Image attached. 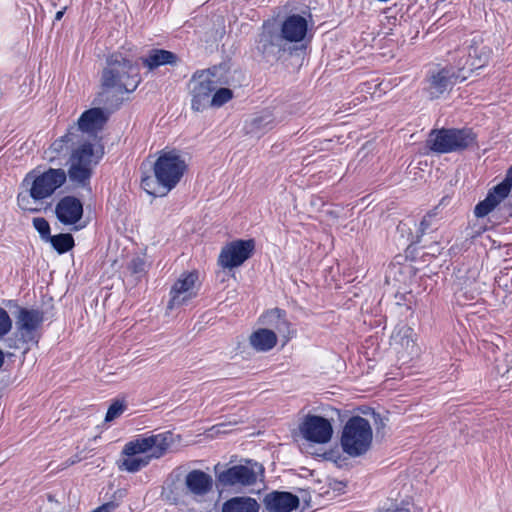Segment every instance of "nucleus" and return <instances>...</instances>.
I'll return each instance as SVG.
<instances>
[{"label":"nucleus","mask_w":512,"mask_h":512,"mask_svg":"<svg viewBox=\"0 0 512 512\" xmlns=\"http://www.w3.org/2000/svg\"><path fill=\"white\" fill-rule=\"evenodd\" d=\"M172 443L173 434L170 431L138 435L124 445V457L118 467L121 471L136 473L148 466L152 460L163 457Z\"/></svg>","instance_id":"f257e3e1"},{"label":"nucleus","mask_w":512,"mask_h":512,"mask_svg":"<svg viewBox=\"0 0 512 512\" xmlns=\"http://www.w3.org/2000/svg\"><path fill=\"white\" fill-rule=\"evenodd\" d=\"M66 180V171L62 168H49L44 172L30 171L22 181L25 190L18 194V206L24 211H40L39 204L51 197Z\"/></svg>","instance_id":"f03ea898"},{"label":"nucleus","mask_w":512,"mask_h":512,"mask_svg":"<svg viewBox=\"0 0 512 512\" xmlns=\"http://www.w3.org/2000/svg\"><path fill=\"white\" fill-rule=\"evenodd\" d=\"M142 81L140 65L130 54L117 51L106 59L102 71V86L116 94L134 92Z\"/></svg>","instance_id":"7ed1b4c3"},{"label":"nucleus","mask_w":512,"mask_h":512,"mask_svg":"<svg viewBox=\"0 0 512 512\" xmlns=\"http://www.w3.org/2000/svg\"><path fill=\"white\" fill-rule=\"evenodd\" d=\"M187 164L177 150H162L159 153L153 165V172L158 183V189L152 188L153 179L151 177L142 178L141 186L150 195L163 197L168 194L180 182Z\"/></svg>","instance_id":"20e7f679"},{"label":"nucleus","mask_w":512,"mask_h":512,"mask_svg":"<svg viewBox=\"0 0 512 512\" xmlns=\"http://www.w3.org/2000/svg\"><path fill=\"white\" fill-rule=\"evenodd\" d=\"M102 152L95 150L92 142H84L74 149L67 159V178L75 186L85 188L90 184L93 170L99 163Z\"/></svg>","instance_id":"39448f33"},{"label":"nucleus","mask_w":512,"mask_h":512,"mask_svg":"<svg viewBox=\"0 0 512 512\" xmlns=\"http://www.w3.org/2000/svg\"><path fill=\"white\" fill-rule=\"evenodd\" d=\"M44 313L39 309L20 307L15 317V332L5 339L10 349H20L27 344H37Z\"/></svg>","instance_id":"423d86ee"},{"label":"nucleus","mask_w":512,"mask_h":512,"mask_svg":"<svg viewBox=\"0 0 512 512\" xmlns=\"http://www.w3.org/2000/svg\"><path fill=\"white\" fill-rule=\"evenodd\" d=\"M372 438L369 421L361 416H353L344 425L340 442L346 454L358 457L369 450Z\"/></svg>","instance_id":"0eeeda50"},{"label":"nucleus","mask_w":512,"mask_h":512,"mask_svg":"<svg viewBox=\"0 0 512 512\" xmlns=\"http://www.w3.org/2000/svg\"><path fill=\"white\" fill-rule=\"evenodd\" d=\"M216 70H200L196 71L190 81L189 89L191 94V108L200 112L210 107V99L212 93L217 88Z\"/></svg>","instance_id":"6e6552de"},{"label":"nucleus","mask_w":512,"mask_h":512,"mask_svg":"<svg viewBox=\"0 0 512 512\" xmlns=\"http://www.w3.org/2000/svg\"><path fill=\"white\" fill-rule=\"evenodd\" d=\"M472 140L470 133L466 130H432L427 140V146L433 152L444 154L464 149Z\"/></svg>","instance_id":"1a4fd4ad"},{"label":"nucleus","mask_w":512,"mask_h":512,"mask_svg":"<svg viewBox=\"0 0 512 512\" xmlns=\"http://www.w3.org/2000/svg\"><path fill=\"white\" fill-rule=\"evenodd\" d=\"M263 471L261 464L248 461L246 465H235L222 471L217 478L222 486H250Z\"/></svg>","instance_id":"9d476101"},{"label":"nucleus","mask_w":512,"mask_h":512,"mask_svg":"<svg viewBox=\"0 0 512 512\" xmlns=\"http://www.w3.org/2000/svg\"><path fill=\"white\" fill-rule=\"evenodd\" d=\"M299 431L305 440L317 444L328 443L333 435L331 422L322 416L312 414L304 417L299 425Z\"/></svg>","instance_id":"9b49d317"},{"label":"nucleus","mask_w":512,"mask_h":512,"mask_svg":"<svg viewBox=\"0 0 512 512\" xmlns=\"http://www.w3.org/2000/svg\"><path fill=\"white\" fill-rule=\"evenodd\" d=\"M255 248L254 240H236L225 245L219 255L218 263L223 268L232 269L242 265Z\"/></svg>","instance_id":"f8f14e48"},{"label":"nucleus","mask_w":512,"mask_h":512,"mask_svg":"<svg viewBox=\"0 0 512 512\" xmlns=\"http://www.w3.org/2000/svg\"><path fill=\"white\" fill-rule=\"evenodd\" d=\"M105 122L106 117L103 110L101 108H91L81 114L76 125L69 128L74 134H77L81 142H92L91 139L102 129Z\"/></svg>","instance_id":"ddd939ff"},{"label":"nucleus","mask_w":512,"mask_h":512,"mask_svg":"<svg viewBox=\"0 0 512 512\" xmlns=\"http://www.w3.org/2000/svg\"><path fill=\"white\" fill-rule=\"evenodd\" d=\"M255 49L264 58L274 57L285 49L279 30L274 23L270 21L263 23L262 31L255 41Z\"/></svg>","instance_id":"4468645a"},{"label":"nucleus","mask_w":512,"mask_h":512,"mask_svg":"<svg viewBox=\"0 0 512 512\" xmlns=\"http://www.w3.org/2000/svg\"><path fill=\"white\" fill-rule=\"evenodd\" d=\"M83 142L74 134L70 128H68L65 135L56 139L52 144L45 150L44 158L51 164L60 165L61 160L71 155L72 151L78 146L82 145Z\"/></svg>","instance_id":"2eb2a0df"},{"label":"nucleus","mask_w":512,"mask_h":512,"mask_svg":"<svg viewBox=\"0 0 512 512\" xmlns=\"http://www.w3.org/2000/svg\"><path fill=\"white\" fill-rule=\"evenodd\" d=\"M197 279L198 275L196 272L181 275L171 288V298L168 302V309L172 310L176 307H180L196 296L194 288Z\"/></svg>","instance_id":"dca6fc26"},{"label":"nucleus","mask_w":512,"mask_h":512,"mask_svg":"<svg viewBox=\"0 0 512 512\" xmlns=\"http://www.w3.org/2000/svg\"><path fill=\"white\" fill-rule=\"evenodd\" d=\"M392 344L395 346L400 358H413L419 354L414 330L406 324H398L392 335Z\"/></svg>","instance_id":"f3484780"},{"label":"nucleus","mask_w":512,"mask_h":512,"mask_svg":"<svg viewBox=\"0 0 512 512\" xmlns=\"http://www.w3.org/2000/svg\"><path fill=\"white\" fill-rule=\"evenodd\" d=\"M458 76L453 68H442L432 72L428 78L427 92L431 99L439 98L445 92L450 91L456 84Z\"/></svg>","instance_id":"a211bd4d"},{"label":"nucleus","mask_w":512,"mask_h":512,"mask_svg":"<svg viewBox=\"0 0 512 512\" xmlns=\"http://www.w3.org/2000/svg\"><path fill=\"white\" fill-rule=\"evenodd\" d=\"M278 30L283 42L298 43L307 35L308 22L305 17L292 14L284 19Z\"/></svg>","instance_id":"6ab92c4d"},{"label":"nucleus","mask_w":512,"mask_h":512,"mask_svg":"<svg viewBox=\"0 0 512 512\" xmlns=\"http://www.w3.org/2000/svg\"><path fill=\"white\" fill-rule=\"evenodd\" d=\"M57 219L64 225H74L83 216V204L74 196H65L55 207Z\"/></svg>","instance_id":"aec40b11"},{"label":"nucleus","mask_w":512,"mask_h":512,"mask_svg":"<svg viewBox=\"0 0 512 512\" xmlns=\"http://www.w3.org/2000/svg\"><path fill=\"white\" fill-rule=\"evenodd\" d=\"M512 188V165L506 172L505 178L501 183L491 189L486 198L482 200V218L490 213L503 201L510 193Z\"/></svg>","instance_id":"412c9836"},{"label":"nucleus","mask_w":512,"mask_h":512,"mask_svg":"<svg viewBox=\"0 0 512 512\" xmlns=\"http://www.w3.org/2000/svg\"><path fill=\"white\" fill-rule=\"evenodd\" d=\"M266 508L271 512H291L299 506V498L290 492L274 491L265 496Z\"/></svg>","instance_id":"4be33fe9"},{"label":"nucleus","mask_w":512,"mask_h":512,"mask_svg":"<svg viewBox=\"0 0 512 512\" xmlns=\"http://www.w3.org/2000/svg\"><path fill=\"white\" fill-rule=\"evenodd\" d=\"M185 485L194 496H204L212 490L213 479L201 470H192L185 477Z\"/></svg>","instance_id":"5701e85b"},{"label":"nucleus","mask_w":512,"mask_h":512,"mask_svg":"<svg viewBox=\"0 0 512 512\" xmlns=\"http://www.w3.org/2000/svg\"><path fill=\"white\" fill-rule=\"evenodd\" d=\"M276 125L275 117L269 110L261 111L245 122L244 129L247 134L260 137L272 130Z\"/></svg>","instance_id":"b1692460"},{"label":"nucleus","mask_w":512,"mask_h":512,"mask_svg":"<svg viewBox=\"0 0 512 512\" xmlns=\"http://www.w3.org/2000/svg\"><path fill=\"white\" fill-rule=\"evenodd\" d=\"M261 322L284 337H288L290 333V324L286 319V312L282 309L274 308L267 311L261 316Z\"/></svg>","instance_id":"393cba45"},{"label":"nucleus","mask_w":512,"mask_h":512,"mask_svg":"<svg viewBox=\"0 0 512 512\" xmlns=\"http://www.w3.org/2000/svg\"><path fill=\"white\" fill-rule=\"evenodd\" d=\"M178 56L165 49H152L148 55L142 58V63L150 71L157 69L160 66L171 65L174 66L178 63Z\"/></svg>","instance_id":"a878e982"},{"label":"nucleus","mask_w":512,"mask_h":512,"mask_svg":"<svg viewBox=\"0 0 512 512\" xmlns=\"http://www.w3.org/2000/svg\"><path fill=\"white\" fill-rule=\"evenodd\" d=\"M259 508L254 498L236 496L223 503L222 512H258Z\"/></svg>","instance_id":"bb28decb"},{"label":"nucleus","mask_w":512,"mask_h":512,"mask_svg":"<svg viewBox=\"0 0 512 512\" xmlns=\"http://www.w3.org/2000/svg\"><path fill=\"white\" fill-rule=\"evenodd\" d=\"M277 343L276 333L272 329L262 328L250 336V344L257 351H269Z\"/></svg>","instance_id":"cd10ccee"},{"label":"nucleus","mask_w":512,"mask_h":512,"mask_svg":"<svg viewBox=\"0 0 512 512\" xmlns=\"http://www.w3.org/2000/svg\"><path fill=\"white\" fill-rule=\"evenodd\" d=\"M48 241L59 254L68 252L74 246V238L69 233H61L51 236Z\"/></svg>","instance_id":"c85d7f7f"},{"label":"nucleus","mask_w":512,"mask_h":512,"mask_svg":"<svg viewBox=\"0 0 512 512\" xmlns=\"http://www.w3.org/2000/svg\"><path fill=\"white\" fill-rule=\"evenodd\" d=\"M233 98V92L229 88L215 89L210 99V107H221Z\"/></svg>","instance_id":"c756f323"},{"label":"nucleus","mask_w":512,"mask_h":512,"mask_svg":"<svg viewBox=\"0 0 512 512\" xmlns=\"http://www.w3.org/2000/svg\"><path fill=\"white\" fill-rule=\"evenodd\" d=\"M127 269L131 275L139 279L145 274V261L140 257L133 258L129 262Z\"/></svg>","instance_id":"7c9ffc66"},{"label":"nucleus","mask_w":512,"mask_h":512,"mask_svg":"<svg viewBox=\"0 0 512 512\" xmlns=\"http://www.w3.org/2000/svg\"><path fill=\"white\" fill-rule=\"evenodd\" d=\"M33 226L40 234L41 238L45 241H48L51 238L50 235V225L48 221L43 217H36L33 219Z\"/></svg>","instance_id":"2f4dec72"},{"label":"nucleus","mask_w":512,"mask_h":512,"mask_svg":"<svg viewBox=\"0 0 512 512\" xmlns=\"http://www.w3.org/2000/svg\"><path fill=\"white\" fill-rule=\"evenodd\" d=\"M126 409V406L121 401H115L113 402L106 413L105 421L110 422L119 417Z\"/></svg>","instance_id":"473e14b6"},{"label":"nucleus","mask_w":512,"mask_h":512,"mask_svg":"<svg viewBox=\"0 0 512 512\" xmlns=\"http://www.w3.org/2000/svg\"><path fill=\"white\" fill-rule=\"evenodd\" d=\"M12 328V321L7 311L0 307V337L5 336Z\"/></svg>","instance_id":"72a5a7b5"},{"label":"nucleus","mask_w":512,"mask_h":512,"mask_svg":"<svg viewBox=\"0 0 512 512\" xmlns=\"http://www.w3.org/2000/svg\"><path fill=\"white\" fill-rule=\"evenodd\" d=\"M435 215H436V213L430 212L423 217L422 221L420 222V228H419L422 234H425L426 231L428 229H430V227L432 226V220Z\"/></svg>","instance_id":"f704fd0d"},{"label":"nucleus","mask_w":512,"mask_h":512,"mask_svg":"<svg viewBox=\"0 0 512 512\" xmlns=\"http://www.w3.org/2000/svg\"><path fill=\"white\" fill-rule=\"evenodd\" d=\"M116 508H117V504H115L114 502H108V503L101 505L100 507H98L97 509H95L92 512H114V510Z\"/></svg>","instance_id":"c9c22d12"},{"label":"nucleus","mask_w":512,"mask_h":512,"mask_svg":"<svg viewBox=\"0 0 512 512\" xmlns=\"http://www.w3.org/2000/svg\"><path fill=\"white\" fill-rule=\"evenodd\" d=\"M475 297L472 295V296H468V292L467 291H464V292H461L458 294L457 296V301L459 304L463 305V306H471V304L467 303L466 301L467 300H472L474 299Z\"/></svg>","instance_id":"e433bc0d"},{"label":"nucleus","mask_w":512,"mask_h":512,"mask_svg":"<svg viewBox=\"0 0 512 512\" xmlns=\"http://www.w3.org/2000/svg\"><path fill=\"white\" fill-rule=\"evenodd\" d=\"M396 506H397V504L391 503L389 506H387V507L384 506V507L378 509L376 512H396Z\"/></svg>","instance_id":"4c0bfd02"},{"label":"nucleus","mask_w":512,"mask_h":512,"mask_svg":"<svg viewBox=\"0 0 512 512\" xmlns=\"http://www.w3.org/2000/svg\"><path fill=\"white\" fill-rule=\"evenodd\" d=\"M469 56H470V57H474L475 59H478V51H477V47L471 46V47L469 48Z\"/></svg>","instance_id":"58836bf2"},{"label":"nucleus","mask_w":512,"mask_h":512,"mask_svg":"<svg viewBox=\"0 0 512 512\" xmlns=\"http://www.w3.org/2000/svg\"><path fill=\"white\" fill-rule=\"evenodd\" d=\"M480 212H481V209H480V202H478V203L474 206V215H475L477 218H480Z\"/></svg>","instance_id":"ea45409f"},{"label":"nucleus","mask_w":512,"mask_h":512,"mask_svg":"<svg viewBox=\"0 0 512 512\" xmlns=\"http://www.w3.org/2000/svg\"><path fill=\"white\" fill-rule=\"evenodd\" d=\"M396 512H412L408 507L405 506H399L397 504L396 506Z\"/></svg>","instance_id":"a19ab883"},{"label":"nucleus","mask_w":512,"mask_h":512,"mask_svg":"<svg viewBox=\"0 0 512 512\" xmlns=\"http://www.w3.org/2000/svg\"><path fill=\"white\" fill-rule=\"evenodd\" d=\"M63 15H64V10H60V11H58V12L56 13V15H55V20H57V21L61 20V19H62V17H63Z\"/></svg>","instance_id":"79ce46f5"},{"label":"nucleus","mask_w":512,"mask_h":512,"mask_svg":"<svg viewBox=\"0 0 512 512\" xmlns=\"http://www.w3.org/2000/svg\"><path fill=\"white\" fill-rule=\"evenodd\" d=\"M484 342H485V348H486V349H492V350H494V345H493V344H488L486 341H484Z\"/></svg>","instance_id":"37998d69"},{"label":"nucleus","mask_w":512,"mask_h":512,"mask_svg":"<svg viewBox=\"0 0 512 512\" xmlns=\"http://www.w3.org/2000/svg\"><path fill=\"white\" fill-rule=\"evenodd\" d=\"M448 201H449L448 197H443L442 200L440 201V205L446 204V202H448Z\"/></svg>","instance_id":"c03bdc74"},{"label":"nucleus","mask_w":512,"mask_h":512,"mask_svg":"<svg viewBox=\"0 0 512 512\" xmlns=\"http://www.w3.org/2000/svg\"><path fill=\"white\" fill-rule=\"evenodd\" d=\"M471 66L473 67L472 69H478L479 66H476L474 63H471Z\"/></svg>","instance_id":"a18cd8bd"},{"label":"nucleus","mask_w":512,"mask_h":512,"mask_svg":"<svg viewBox=\"0 0 512 512\" xmlns=\"http://www.w3.org/2000/svg\"><path fill=\"white\" fill-rule=\"evenodd\" d=\"M470 315H474V312L467 313V316H468V317H469Z\"/></svg>","instance_id":"49530a36"}]
</instances>
